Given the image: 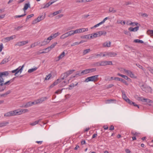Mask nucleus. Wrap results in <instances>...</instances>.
<instances>
[{
	"label": "nucleus",
	"mask_w": 153,
	"mask_h": 153,
	"mask_svg": "<svg viewBox=\"0 0 153 153\" xmlns=\"http://www.w3.org/2000/svg\"><path fill=\"white\" fill-rule=\"evenodd\" d=\"M67 74H66V72L62 74L60 76V79H59L60 80H63L67 77L68 76Z\"/></svg>",
	"instance_id": "obj_16"
},
{
	"label": "nucleus",
	"mask_w": 153,
	"mask_h": 153,
	"mask_svg": "<svg viewBox=\"0 0 153 153\" xmlns=\"http://www.w3.org/2000/svg\"><path fill=\"white\" fill-rule=\"evenodd\" d=\"M9 123L8 122L3 121L0 123V127H3L6 126Z\"/></svg>",
	"instance_id": "obj_19"
},
{
	"label": "nucleus",
	"mask_w": 153,
	"mask_h": 153,
	"mask_svg": "<svg viewBox=\"0 0 153 153\" xmlns=\"http://www.w3.org/2000/svg\"><path fill=\"white\" fill-rule=\"evenodd\" d=\"M117 54L116 53L112 52H107V55L110 57H115L117 55Z\"/></svg>",
	"instance_id": "obj_11"
},
{
	"label": "nucleus",
	"mask_w": 153,
	"mask_h": 153,
	"mask_svg": "<svg viewBox=\"0 0 153 153\" xmlns=\"http://www.w3.org/2000/svg\"><path fill=\"white\" fill-rule=\"evenodd\" d=\"M98 76L99 75H97L88 77L85 79V82H89L92 81L95 82L98 80Z\"/></svg>",
	"instance_id": "obj_1"
},
{
	"label": "nucleus",
	"mask_w": 153,
	"mask_h": 153,
	"mask_svg": "<svg viewBox=\"0 0 153 153\" xmlns=\"http://www.w3.org/2000/svg\"><path fill=\"white\" fill-rule=\"evenodd\" d=\"M89 70L90 73H92L95 71H96L97 69L96 68H92L91 69H89Z\"/></svg>",
	"instance_id": "obj_49"
},
{
	"label": "nucleus",
	"mask_w": 153,
	"mask_h": 153,
	"mask_svg": "<svg viewBox=\"0 0 153 153\" xmlns=\"http://www.w3.org/2000/svg\"><path fill=\"white\" fill-rule=\"evenodd\" d=\"M34 102H35V104H36L38 103H42V102L41 101L40 99H39L34 101Z\"/></svg>",
	"instance_id": "obj_41"
},
{
	"label": "nucleus",
	"mask_w": 153,
	"mask_h": 153,
	"mask_svg": "<svg viewBox=\"0 0 153 153\" xmlns=\"http://www.w3.org/2000/svg\"><path fill=\"white\" fill-rule=\"evenodd\" d=\"M9 74V73L8 71H4L3 72H0V78H2L3 76H7Z\"/></svg>",
	"instance_id": "obj_15"
},
{
	"label": "nucleus",
	"mask_w": 153,
	"mask_h": 153,
	"mask_svg": "<svg viewBox=\"0 0 153 153\" xmlns=\"http://www.w3.org/2000/svg\"><path fill=\"white\" fill-rule=\"evenodd\" d=\"M45 14H44V15H42L40 16H38L37 18V20H38V21L40 22V21L43 20L45 18Z\"/></svg>",
	"instance_id": "obj_17"
},
{
	"label": "nucleus",
	"mask_w": 153,
	"mask_h": 153,
	"mask_svg": "<svg viewBox=\"0 0 153 153\" xmlns=\"http://www.w3.org/2000/svg\"><path fill=\"white\" fill-rule=\"evenodd\" d=\"M30 7V5L29 3L25 4L24 5V7L23 8V10L25 12V11L29 7Z\"/></svg>",
	"instance_id": "obj_18"
},
{
	"label": "nucleus",
	"mask_w": 153,
	"mask_h": 153,
	"mask_svg": "<svg viewBox=\"0 0 153 153\" xmlns=\"http://www.w3.org/2000/svg\"><path fill=\"white\" fill-rule=\"evenodd\" d=\"M13 111L14 112V116L21 114L20 112L19 111V109Z\"/></svg>",
	"instance_id": "obj_20"
},
{
	"label": "nucleus",
	"mask_w": 153,
	"mask_h": 153,
	"mask_svg": "<svg viewBox=\"0 0 153 153\" xmlns=\"http://www.w3.org/2000/svg\"><path fill=\"white\" fill-rule=\"evenodd\" d=\"M4 117H9L11 116H14V114L13 111H10L9 112L6 113L4 114Z\"/></svg>",
	"instance_id": "obj_9"
},
{
	"label": "nucleus",
	"mask_w": 153,
	"mask_h": 153,
	"mask_svg": "<svg viewBox=\"0 0 153 153\" xmlns=\"http://www.w3.org/2000/svg\"><path fill=\"white\" fill-rule=\"evenodd\" d=\"M100 61L96 62L94 64V65L95 66H100Z\"/></svg>",
	"instance_id": "obj_44"
},
{
	"label": "nucleus",
	"mask_w": 153,
	"mask_h": 153,
	"mask_svg": "<svg viewBox=\"0 0 153 153\" xmlns=\"http://www.w3.org/2000/svg\"><path fill=\"white\" fill-rule=\"evenodd\" d=\"M83 73H82V71H78L76 72L75 75L73 76V77H75V76H81L83 75Z\"/></svg>",
	"instance_id": "obj_22"
},
{
	"label": "nucleus",
	"mask_w": 153,
	"mask_h": 153,
	"mask_svg": "<svg viewBox=\"0 0 153 153\" xmlns=\"http://www.w3.org/2000/svg\"><path fill=\"white\" fill-rule=\"evenodd\" d=\"M138 24L137 22H131V23L129 24V25H132V26H134L135 25H137Z\"/></svg>",
	"instance_id": "obj_54"
},
{
	"label": "nucleus",
	"mask_w": 153,
	"mask_h": 153,
	"mask_svg": "<svg viewBox=\"0 0 153 153\" xmlns=\"http://www.w3.org/2000/svg\"><path fill=\"white\" fill-rule=\"evenodd\" d=\"M33 16L34 14H31L28 16L26 19V21H27L28 19H29L30 18H31V17H33Z\"/></svg>",
	"instance_id": "obj_43"
},
{
	"label": "nucleus",
	"mask_w": 153,
	"mask_h": 153,
	"mask_svg": "<svg viewBox=\"0 0 153 153\" xmlns=\"http://www.w3.org/2000/svg\"><path fill=\"white\" fill-rule=\"evenodd\" d=\"M57 44V43L56 42H55L52 44L50 46L48 47L44 50L46 51L47 52H48L50 51L52 48H54Z\"/></svg>",
	"instance_id": "obj_6"
},
{
	"label": "nucleus",
	"mask_w": 153,
	"mask_h": 153,
	"mask_svg": "<svg viewBox=\"0 0 153 153\" xmlns=\"http://www.w3.org/2000/svg\"><path fill=\"white\" fill-rule=\"evenodd\" d=\"M28 42V41L27 40L18 42L16 43L15 45H18L19 46H22L27 43Z\"/></svg>",
	"instance_id": "obj_8"
},
{
	"label": "nucleus",
	"mask_w": 153,
	"mask_h": 153,
	"mask_svg": "<svg viewBox=\"0 0 153 153\" xmlns=\"http://www.w3.org/2000/svg\"><path fill=\"white\" fill-rule=\"evenodd\" d=\"M91 35L90 34L82 36L81 38L82 39H89V36Z\"/></svg>",
	"instance_id": "obj_30"
},
{
	"label": "nucleus",
	"mask_w": 153,
	"mask_h": 153,
	"mask_svg": "<svg viewBox=\"0 0 153 153\" xmlns=\"http://www.w3.org/2000/svg\"><path fill=\"white\" fill-rule=\"evenodd\" d=\"M19 111L20 112L21 114L23 113L27 112L28 111V110L26 109H19Z\"/></svg>",
	"instance_id": "obj_26"
},
{
	"label": "nucleus",
	"mask_w": 153,
	"mask_h": 153,
	"mask_svg": "<svg viewBox=\"0 0 153 153\" xmlns=\"http://www.w3.org/2000/svg\"><path fill=\"white\" fill-rule=\"evenodd\" d=\"M60 34V33L58 32H57L54 34H52L51 35L52 36L53 38L54 39L56 38L58 36H59Z\"/></svg>",
	"instance_id": "obj_34"
},
{
	"label": "nucleus",
	"mask_w": 153,
	"mask_h": 153,
	"mask_svg": "<svg viewBox=\"0 0 153 153\" xmlns=\"http://www.w3.org/2000/svg\"><path fill=\"white\" fill-rule=\"evenodd\" d=\"M139 27L137 26L134 28H133L131 27H130L128 28V30L130 31L135 32L138 30L139 29Z\"/></svg>",
	"instance_id": "obj_12"
},
{
	"label": "nucleus",
	"mask_w": 153,
	"mask_h": 153,
	"mask_svg": "<svg viewBox=\"0 0 153 153\" xmlns=\"http://www.w3.org/2000/svg\"><path fill=\"white\" fill-rule=\"evenodd\" d=\"M126 102H128L130 105H131L132 104H134V102H133L132 101L130 100L129 99H127V101Z\"/></svg>",
	"instance_id": "obj_50"
},
{
	"label": "nucleus",
	"mask_w": 153,
	"mask_h": 153,
	"mask_svg": "<svg viewBox=\"0 0 153 153\" xmlns=\"http://www.w3.org/2000/svg\"><path fill=\"white\" fill-rule=\"evenodd\" d=\"M117 75L120 76L122 77L123 78H124L125 79H126V78H127V76H126V75H122L120 73H118L117 74Z\"/></svg>",
	"instance_id": "obj_52"
},
{
	"label": "nucleus",
	"mask_w": 153,
	"mask_h": 153,
	"mask_svg": "<svg viewBox=\"0 0 153 153\" xmlns=\"http://www.w3.org/2000/svg\"><path fill=\"white\" fill-rule=\"evenodd\" d=\"M106 32L104 31H100L98 32V36H100L102 35H105L106 34Z\"/></svg>",
	"instance_id": "obj_27"
},
{
	"label": "nucleus",
	"mask_w": 153,
	"mask_h": 153,
	"mask_svg": "<svg viewBox=\"0 0 153 153\" xmlns=\"http://www.w3.org/2000/svg\"><path fill=\"white\" fill-rule=\"evenodd\" d=\"M22 27H23V26H20L17 27H15V29L18 30H19L20 29H21Z\"/></svg>",
	"instance_id": "obj_63"
},
{
	"label": "nucleus",
	"mask_w": 153,
	"mask_h": 153,
	"mask_svg": "<svg viewBox=\"0 0 153 153\" xmlns=\"http://www.w3.org/2000/svg\"><path fill=\"white\" fill-rule=\"evenodd\" d=\"M61 82V80H60L59 79H58L56 80L55 81L53 84L55 86L57 85L59 82Z\"/></svg>",
	"instance_id": "obj_40"
},
{
	"label": "nucleus",
	"mask_w": 153,
	"mask_h": 153,
	"mask_svg": "<svg viewBox=\"0 0 153 153\" xmlns=\"http://www.w3.org/2000/svg\"><path fill=\"white\" fill-rule=\"evenodd\" d=\"M92 34L93 37L95 38L99 36L98 34L97 33H94Z\"/></svg>",
	"instance_id": "obj_59"
},
{
	"label": "nucleus",
	"mask_w": 153,
	"mask_h": 153,
	"mask_svg": "<svg viewBox=\"0 0 153 153\" xmlns=\"http://www.w3.org/2000/svg\"><path fill=\"white\" fill-rule=\"evenodd\" d=\"M82 73H83V75L90 73L89 69H87L82 71Z\"/></svg>",
	"instance_id": "obj_29"
},
{
	"label": "nucleus",
	"mask_w": 153,
	"mask_h": 153,
	"mask_svg": "<svg viewBox=\"0 0 153 153\" xmlns=\"http://www.w3.org/2000/svg\"><path fill=\"white\" fill-rule=\"evenodd\" d=\"M26 15V13H25L24 14L22 15H16V16H14V17L15 18H20L21 17H23L25 16Z\"/></svg>",
	"instance_id": "obj_46"
},
{
	"label": "nucleus",
	"mask_w": 153,
	"mask_h": 153,
	"mask_svg": "<svg viewBox=\"0 0 153 153\" xmlns=\"http://www.w3.org/2000/svg\"><path fill=\"white\" fill-rule=\"evenodd\" d=\"M134 42L136 43H143V42L142 40L139 39H135L134 40Z\"/></svg>",
	"instance_id": "obj_37"
},
{
	"label": "nucleus",
	"mask_w": 153,
	"mask_h": 153,
	"mask_svg": "<svg viewBox=\"0 0 153 153\" xmlns=\"http://www.w3.org/2000/svg\"><path fill=\"white\" fill-rule=\"evenodd\" d=\"M73 31L74 34L80 33L79 29H76L75 30H73Z\"/></svg>",
	"instance_id": "obj_57"
},
{
	"label": "nucleus",
	"mask_w": 153,
	"mask_h": 153,
	"mask_svg": "<svg viewBox=\"0 0 153 153\" xmlns=\"http://www.w3.org/2000/svg\"><path fill=\"white\" fill-rule=\"evenodd\" d=\"M100 62L101 66L106 65V61H100Z\"/></svg>",
	"instance_id": "obj_48"
},
{
	"label": "nucleus",
	"mask_w": 153,
	"mask_h": 153,
	"mask_svg": "<svg viewBox=\"0 0 153 153\" xmlns=\"http://www.w3.org/2000/svg\"><path fill=\"white\" fill-rule=\"evenodd\" d=\"M67 84V82H66L65 81H64L62 83L61 85L62 86H63L65 85H66Z\"/></svg>",
	"instance_id": "obj_62"
},
{
	"label": "nucleus",
	"mask_w": 153,
	"mask_h": 153,
	"mask_svg": "<svg viewBox=\"0 0 153 153\" xmlns=\"http://www.w3.org/2000/svg\"><path fill=\"white\" fill-rule=\"evenodd\" d=\"M68 35L67 33L62 35L60 37V38L61 39H64L67 37H68Z\"/></svg>",
	"instance_id": "obj_32"
},
{
	"label": "nucleus",
	"mask_w": 153,
	"mask_h": 153,
	"mask_svg": "<svg viewBox=\"0 0 153 153\" xmlns=\"http://www.w3.org/2000/svg\"><path fill=\"white\" fill-rule=\"evenodd\" d=\"M111 42L110 41H109L108 42H105L102 45L103 47H109L111 46Z\"/></svg>",
	"instance_id": "obj_14"
},
{
	"label": "nucleus",
	"mask_w": 153,
	"mask_h": 153,
	"mask_svg": "<svg viewBox=\"0 0 153 153\" xmlns=\"http://www.w3.org/2000/svg\"><path fill=\"white\" fill-rule=\"evenodd\" d=\"M144 102H146L145 104H148L149 105H151V104H150V103H152L153 102V101L151 100H150L149 99L145 98L144 99Z\"/></svg>",
	"instance_id": "obj_13"
},
{
	"label": "nucleus",
	"mask_w": 153,
	"mask_h": 153,
	"mask_svg": "<svg viewBox=\"0 0 153 153\" xmlns=\"http://www.w3.org/2000/svg\"><path fill=\"white\" fill-rule=\"evenodd\" d=\"M145 98H143V97H139L137 100L138 101H142L143 102H144V99Z\"/></svg>",
	"instance_id": "obj_53"
},
{
	"label": "nucleus",
	"mask_w": 153,
	"mask_h": 153,
	"mask_svg": "<svg viewBox=\"0 0 153 153\" xmlns=\"http://www.w3.org/2000/svg\"><path fill=\"white\" fill-rule=\"evenodd\" d=\"M79 44V42H74V43H73V44L71 45V46H75L76 45H78Z\"/></svg>",
	"instance_id": "obj_60"
},
{
	"label": "nucleus",
	"mask_w": 153,
	"mask_h": 153,
	"mask_svg": "<svg viewBox=\"0 0 153 153\" xmlns=\"http://www.w3.org/2000/svg\"><path fill=\"white\" fill-rule=\"evenodd\" d=\"M75 71V70H69L67 71L66 73V74H67L68 76H69L70 75L72 74V73Z\"/></svg>",
	"instance_id": "obj_36"
},
{
	"label": "nucleus",
	"mask_w": 153,
	"mask_h": 153,
	"mask_svg": "<svg viewBox=\"0 0 153 153\" xmlns=\"http://www.w3.org/2000/svg\"><path fill=\"white\" fill-rule=\"evenodd\" d=\"M102 52L100 53L99 54H95V55L96 56V57H95V58H97L99 56L101 57V56H102Z\"/></svg>",
	"instance_id": "obj_55"
},
{
	"label": "nucleus",
	"mask_w": 153,
	"mask_h": 153,
	"mask_svg": "<svg viewBox=\"0 0 153 153\" xmlns=\"http://www.w3.org/2000/svg\"><path fill=\"white\" fill-rule=\"evenodd\" d=\"M91 51L90 49H86L83 52V55H85L88 52H89Z\"/></svg>",
	"instance_id": "obj_38"
},
{
	"label": "nucleus",
	"mask_w": 153,
	"mask_h": 153,
	"mask_svg": "<svg viewBox=\"0 0 153 153\" xmlns=\"http://www.w3.org/2000/svg\"><path fill=\"white\" fill-rule=\"evenodd\" d=\"M65 53L64 51L58 57L59 59V60L63 58L65 56Z\"/></svg>",
	"instance_id": "obj_33"
},
{
	"label": "nucleus",
	"mask_w": 153,
	"mask_h": 153,
	"mask_svg": "<svg viewBox=\"0 0 153 153\" xmlns=\"http://www.w3.org/2000/svg\"><path fill=\"white\" fill-rule=\"evenodd\" d=\"M39 22V21H38V20H37V18L35 20H34L32 22V24H35L37 22Z\"/></svg>",
	"instance_id": "obj_58"
},
{
	"label": "nucleus",
	"mask_w": 153,
	"mask_h": 153,
	"mask_svg": "<svg viewBox=\"0 0 153 153\" xmlns=\"http://www.w3.org/2000/svg\"><path fill=\"white\" fill-rule=\"evenodd\" d=\"M41 120V119H39V120H36V121H35V122L32 123H31L30 124V125H31V126H35V125H36L38 124V123H39V122H40Z\"/></svg>",
	"instance_id": "obj_28"
},
{
	"label": "nucleus",
	"mask_w": 153,
	"mask_h": 153,
	"mask_svg": "<svg viewBox=\"0 0 153 153\" xmlns=\"http://www.w3.org/2000/svg\"><path fill=\"white\" fill-rule=\"evenodd\" d=\"M61 10H59L56 11H55L53 13V16L56 15L61 13Z\"/></svg>",
	"instance_id": "obj_42"
},
{
	"label": "nucleus",
	"mask_w": 153,
	"mask_h": 153,
	"mask_svg": "<svg viewBox=\"0 0 153 153\" xmlns=\"http://www.w3.org/2000/svg\"><path fill=\"white\" fill-rule=\"evenodd\" d=\"M142 90L147 93H152V90L151 88L146 84H143L140 86Z\"/></svg>",
	"instance_id": "obj_2"
},
{
	"label": "nucleus",
	"mask_w": 153,
	"mask_h": 153,
	"mask_svg": "<svg viewBox=\"0 0 153 153\" xmlns=\"http://www.w3.org/2000/svg\"><path fill=\"white\" fill-rule=\"evenodd\" d=\"M67 33L68 34V36H70L72 35H73L74 34V31L73 30H71L68 32H67Z\"/></svg>",
	"instance_id": "obj_35"
},
{
	"label": "nucleus",
	"mask_w": 153,
	"mask_h": 153,
	"mask_svg": "<svg viewBox=\"0 0 153 153\" xmlns=\"http://www.w3.org/2000/svg\"><path fill=\"white\" fill-rule=\"evenodd\" d=\"M114 80H116L122 82L125 85H128V84L126 80L123 79L122 78L117 77H115L114 78Z\"/></svg>",
	"instance_id": "obj_7"
},
{
	"label": "nucleus",
	"mask_w": 153,
	"mask_h": 153,
	"mask_svg": "<svg viewBox=\"0 0 153 153\" xmlns=\"http://www.w3.org/2000/svg\"><path fill=\"white\" fill-rule=\"evenodd\" d=\"M106 65H112V63L111 61H106Z\"/></svg>",
	"instance_id": "obj_56"
},
{
	"label": "nucleus",
	"mask_w": 153,
	"mask_h": 153,
	"mask_svg": "<svg viewBox=\"0 0 153 153\" xmlns=\"http://www.w3.org/2000/svg\"><path fill=\"white\" fill-rule=\"evenodd\" d=\"M47 98L46 97H42L41 98H40V99L41 100V101L42 102H43L45 100L47 99Z\"/></svg>",
	"instance_id": "obj_61"
},
{
	"label": "nucleus",
	"mask_w": 153,
	"mask_h": 153,
	"mask_svg": "<svg viewBox=\"0 0 153 153\" xmlns=\"http://www.w3.org/2000/svg\"><path fill=\"white\" fill-rule=\"evenodd\" d=\"M114 101H115V100L113 99L107 100L105 101V103L107 104L110 103Z\"/></svg>",
	"instance_id": "obj_39"
},
{
	"label": "nucleus",
	"mask_w": 153,
	"mask_h": 153,
	"mask_svg": "<svg viewBox=\"0 0 153 153\" xmlns=\"http://www.w3.org/2000/svg\"><path fill=\"white\" fill-rule=\"evenodd\" d=\"M9 58H4L1 62L0 64H5V63L9 61Z\"/></svg>",
	"instance_id": "obj_23"
},
{
	"label": "nucleus",
	"mask_w": 153,
	"mask_h": 153,
	"mask_svg": "<svg viewBox=\"0 0 153 153\" xmlns=\"http://www.w3.org/2000/svg\"><path fill=\"white\" fill-rule=\"evenodd\" d=\"M24 65H22L21 68H20L21 67V66H20L18 68H17L16 69L12 71V73H15L14 74L15 76H17V75L19 73H20V74L22 73L23 68H24Z\"/></svg>",
	"instance_id": "obj_3"
},
{
	"label": "nucleus",
	"mask_w": 153,
	"mask_h": 153,
	"mask_svg": "<svg viewBox=\"0 0 153 153\" xmlns=\"http://www.w3.org/2000/svg\"><path fill=\"white\" fill-rule=\"evenodd\" d=\"M147 32L149 35L153 36V30H149Z\"/></svg>",
	"instance_id": "obj_47"
},
{
	"label": "nucleus",
	"mask_w": 153,
	"mask_h": 153,
	"mask_svg": "<svg viewBox=\"0 0 153 153\" xmlns=\"http://www.w3.org/2000/svg\"><path fill=\"white\" fill-rule=\"evenodd\" d=\"M131 134L132 135L135 136H137L140 133L135 132L134 131H131Z\"/></svg>",
	"instance_id": "obj_45"
},
{
	"label": "nucleus",
	"mask_w": 153,
	"mask_h": 153,
	"mask_svg": "<svg viewBox=\"0 0 153 153\" xmlns=\"http://www.w3.org/2000/svg\"><path fill=\"white\" fill-rule=\"evenodd\" d=\"M122 92L123 98L126 101H127V99H129L127 97L126 94L124 91H122Z\"/></svg>",
	"instance_id": "obj_24"
},
{
	"label": "nucleus",
	"mask_w": 153,
	"mask_h": 153,
	"mask_svg": "<svg viewBox=\"0 0 153 153\" xmlns=\"http://www.w3.org/2000/svg\"><path fill=\"white\" fill-rule=\"evenodd\" d=\"M6 88V87H3L2 88H0V92H2L4 91Z\"/></svg>",
	"instance_id": "obj_64"
},
{
	"label": "nucleus",
	"mask_w": 153,
	"mask_h": 153,
	"mask_svg": "<svg viewBox=\"0 0 153 153\" xmlns=\"http://www.w3.org/2000/svg\"><path fill=\"white\" fill-rule=\"evenodd\" d=\"M80 33H83L85 32V31H88V29L87 28H80L79 29Z\"/></svg>",
	"instance_id": "obj_31"
},
{
	"label": "nucleus",
	"mask_w": 153,
	"mask_h": 153,
	"mask_svg": "<svg viewBox=\"0 0 153 153\" xmlns=\"http://www.w3.org/2000/svg\"><path fill=\"white\" fill-rule=\"evenodd\" d=\"M124 71L128 75L132 78H136V77L133 74L132 71L130 70H126L125 69H123Z\"/></svg>",
	"instance_id": "obj_5"
},
{
	"label": "nucleus",
	"mask_w": 153,
	"mask_h": 153,
	"mask_svg": "<svg viewBox=\"0 0 153 153\" xmlns=\"http://www.w3.org/2000/svg\"><path fill=\"white\" fill-rule=\"evenodd\" d=\"M37 68L35 67L33 68H31L28 70V72L30 73L34 71H36L37 69Z\"/></svg>",
	"instance_id": "obj_25"
},
{
	"label": "nucleus",
	"mask_w": 153,
	"mask_h": 153,
	"mask_svg": "<svg viewBox=\"0 0 153 153\" xmlns=\"http://www.w3.org/2000/svg\"><path fill=\"white\" fill-rule=\"evenodd\" d=\"M34 104H35L34 101L33 102H29L27 103L23 107L25 108H27Z\"/></svg>",
	"instance_id": "obj_10"
},
{
	"label": "nucleus",
	"mask_w": 153,
	"mask_h": 153,
	"mask_svg": "<svg viewBox=\"0 0 153 153\" xmlns=\"http://www.w3.org/2000/svg\"><path fill=\"white\" fill-rule=\"evenodd\" d=\"M51 76V74H50L48 75H47L46 76V77L45 78V80H48L50 78Z\"/></svg>",
	"instance_id": "obj_51"
},
{
	"label": "nucleus",
	"mask_w": 153,
	"mask_h": 153,
	"mask_svg": "<svg viewBox=\"0 0 153 153\" xmlns=\"http://www.w3.org/2000/svg\"><path fill=\"white\" fill-rule=\"evenodd\" d=\"M13 81V80L11 81V80H10L4 83V79H3V78H0V86H3V85H8L10 84L11 82Z\"/></svg>",
	"instance_id": "obj_4"
},
{
	"label": "nucleus",
	"mask_w": 153,
	"mask_h": 153,
	"mask_svg": "<svg viewBox=\"0 0 153 153\" xmlns=\"http://www.w3.org/2000/svg\"><path fill=\"white\" fill-rule=\"evenodd\" d=\"M109 11L112 13H114L117 12V10L114 9L113 7H110L109 8Z\"/></svg>",
	"instance_id": "obj_21"
}]
</instances>
